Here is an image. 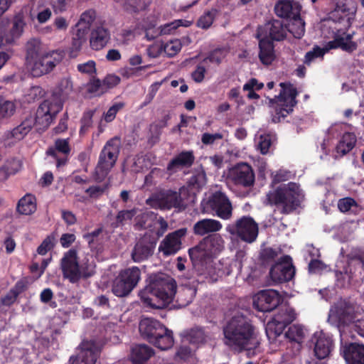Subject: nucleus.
<instances>
[{
  "instance_id": "nucleus-20",
  "label": "nucleus",
  "mask_w": 364,
  "mask_h": 364,
  "mask_svg": "<svg viewBox=\"0 0 364 364\" xmlns=\"http://www.w3.org/2000/svg\"><path fill=\"white\" fill-rule=\"evenodd\" d=\"M311 343L314 345V355L320 360L327 358L333 347L332 338L322 331L314 334Z\"/></svg>"
},
{
  "instance_id": "nucleus-25",
  "label": "nucleus",
  "mask_w": 364,
  "mask_h": 364,
  "mask_svg": "<svg viewBox=\"0 0 364 364\" xmlns=\"http://www.w3.org/2000/svg\"><path fill=\"white\" fill-rule=\"evenodd\" d=\"M353 35L343 33L336 34L333 41L326 43L328 50L331 49L341 48L348 53H353L358 48L357 43L352 41Z\"/></svg>"
},
{
  "instance_id": "nucleus-37",
  "label": "nucleus",
  "mask_w": 364,
  "mask_h": 364,
  "mask_svg": "<svg viewBox=\"0 0 364 364\" xmlns=\"http://www.w3.org/2000/svg\"><path fill=\"white\" fill-rule=\"evenodd\" d=\"M291 33L296 38H301L305 33V23L300 17V14L297 16L291 18L287 31Z\"/></svg>"
},
{
  "instance_id": "nucleus-5",
  "label": "nucleus",
  "mask_w": 364,
  "mask_h": 364,
  "mask_svg": "<svg viewBox=\"0 0 364 364\" xmlns=\"http://www.w3.org/2000/svg\"><path fill=\"white\" fill-rule=\"evenodd\" d=\"M303 198L299 186L295 183L284 184L276 190L269 191L266 196V203L282 205L284 211L289 213L295 209Z\"/></svg>"
},
{
  "instance_id": "nucleus-11",
  "label": "nucleus",
  "mask_w": 364,
  "mask_h": 364,
  "mask_svg": "<svg viewBox=\"0 0 364 364\" xmlns=\"http://www.w3.org/2000/svg\"><path fill=\"white\" fill-rule=\"evenodd\" d=\"M63 53L51 50L41 53L38 58L28 63L33 76L40 77L50 73L63 59Z\"/></svg>"
},
{
  "instance_id": "nucleus-40",
  "label": "nucleus",
  "mask_w": 364,
  "mask_h": 364,
  "mask_svg": "<svg viewBox=\"0 0 364 364\" xmlns=\"http://www.w3.org/2000/svg\"><path fill=\"white\" fill-rule=\"evenodd\" d=\"M285 336L289 341L295 342L299 346L305 338V329L301 325H292L285 333Z\"/></svg>"
},
{
  "instance_id": "nucleus-4",
  "label": "nucleus",
  "mask_w": 364,
  "mask_h": 364,
  "mask_svg": "<svg viewBox=\"0 0 364 364\" xmlns=\"http://www.w3.org/2000/svg\"><path fill=\"white\" fill-rule=\"evenodd\" d=\"M73 91V82L70 77L62 78L58 82L55 95L56 98L45 100L37 109V119L48 127L53 117L62 109L63 104L58 98L66 97Z\"/></svg>"
},
{
  "instance_id": "nucleus-46",
  "label": "nucleus",
  "mask_w": 364,
  "mask_h": 364,
  "mask_svg": "<svg viewBox=\"0 0 364 364\" xmlns=\"http://www.w3.org/2000/svg\"><path fill=\"white\" fill-rule=\"evenodd\" d=\"M122 7L129 14H136L146 9V4L144 0H124Z\"/></svg>"
},
{
  "instance_id": "nucleus-41",
  "label": "nucleus",
  "mask_w": 364,
  "mask_h": 364,
  "mask_svg": "<svg viewBox=\"0 0 364 364\" xmlns=\"http://www.w3.org/2000/svg\"><path fill=\"white\" fill-rule=\"evenodd\" d=\"M286 326L280 322H277L274 318L269 321L266 326V334L269 340L274 341L282 333Z\"/></svg>"
},
{
  "instance_id": "nucleus-34",
  "label": "nucleus",
  "mask_w": 364,
  "mask_h": 364,
  "mask_svg": "<svg viewBox=\"0 0 364 364\" xmlns=\"http://www.w3.org/2000/svg\"><path fill=\"white\" fill-rule=\"evenodd\" d=\"M109 39V36L108 31L102 27H98L91 33L90 40V46L95 50H101L106 46Z\"/></svg>"
},
{
  "instance_id": "nucleus-22",
  "label": "nucleus",
  "mask_w": 364,
  "mask_h": 364,
  "mask_svg": "<svg viewBox=\"0 0 364 364\" xmlns=\"http://www.w3.org/2000/svg\"><path fill=\"white\" fill-rule=\"evenodd\" d=\"M36 121L43 125L37 119V117L36 119L32 117H27L18 126L14 127L10 131L5 132V139L6 140L11 141V143H15L22 140L31 132L35 124Z\"/></svg>"
},
{
  "instance_id": "nucleus-17",
  "label": "nucleus",
  "mask_w": 364,
  "mask_h": 364,
  "mask_svg": "<svg viewBox=\"0 0 364 364\" xmlns=\"http://www.w3.org/2000/svg\"><path fill=\"white\" fill-rule=\"evenodd\" d=\"M287 36V26L280 20H273L259 27L257 38L282 41Z\"/></svg>"
},
{
  "instance_id": "nucleus-29",
  "label": "nucleus",
  "mask_w": 364,
  "mask_h": 364,
  "mask_svg": "<svg viewBox=\"0 0 364 364\" xmlns=\"http://www.w3.org/2000/svg\"><path fill=\"white\" fill-rule=\"evenodd\" d=\"M259 42V58L260 62L264 65H271L276 59V54L274 48V44L269 39L257 38Z\"/></svg>"
},
{
  "instance_id": "nucleus-39",
  "label": "nucleus",
  "mask_w": 364,
  "mask_h": 364,
  "mask_svg": "<svg viewBox=\"0 0 364 364\" xmlns=\"http://www.w3.org/2000/svg\"><path fill=\"white\" fill-rule=\"evenodd\" d=\"M26 26L25 21L23 16H15L13 21V26L11 29V38H6V43H11L15 38H18L23 33L24 27Z\"/></svg>"
},
{
  "instance_id": "nucleus-33",
  "label": "nucleus",
  "mask_w": 364,
  "mask_h": 364,
  "mask_svg": "<svg viewBox=\"0 0 364 364\" xmlns=\"http://www.w3.org/2000/svg\"><path fill=\"white\" fill-rule=\"evenodd\" d=\"M153 253V246L144 240H139L134 246L132 258L135 262L146 259Z\"/></svg>"
},
{
  "instance_id": "nucleus-3",
  "label": "nucleus",
  "mask_w": 364,
  "mask_h": 364,
  "mask_svg": "<svg viewBox=\"0 0 364 364\" xmlns=\"http://www.w3.org/2000/svg\"><path fill=\"white\" fill-rule=\"evenodd\" d=\"M139 330L143 338L162 350H166L173 345V332L154 318H142Z\"/></svg>"
},
{
  "instance_id": "nucleus-64",
  "label": "nucleus",
  "mask_w": 364,
  "mask_h": 364,
  "mask_svg": "<svg viewBox=\"0 0 364 364\" xmlns=\"http://www.w3.org/2000/svg\"><path fill=\"white\" fill-rule=\"evenodd\" d=\"M135 214L136 211L134 210H121L117 215V223L124 224L125 222L131 220Z\"/></svg>"
},
{
  "instance_id": "nucleus-27",
  "label": "nucleus",
  "mask_w": 364,
  "mask_h": 364,
  "mask_svg": "<svg viewBox=\"0 0 364 364\" xmlns=\"http://www.w3.org/2000/svg\"><path fill=\"white\" fill-rule=\"evenodd\" d=\"M223 228L222 223L215 219L205 218L196 222L193 225V232L196 235L203 236L219 232Z\"/></svg>"
},
{
  "instance_id": "nucleus-2",
  "label": "nucleus",
  "mask_w": 364,
  "mask_h": 364,
  "mask_svg": "<svg viewBox=\"0 0 364 364\" xmlns=\"http://www.w3.org/2000/svg\"><path fill=\"white\" fill-rule=\"evenodd\" d=\"M176 288L173 278L164 273H158L149 277V284L139 295L141 301L147 306L164 309L172 302Z\"/></svg>"
},
{
  "instance_id": "nucleus-63",
  "label": "nucleus",
  "mask_w": 364,
  "mask_h": 364,
  "mask_svg": "<svg viewBox=\"0 0 364 364\" xmlns=\"http://www.w3.org/2000/svg\"><path fill=\"white\" fill-rule=\"evenodd\" d=\"M124 106V104L122 102H118L113 105L105 114V120L107 122H110L114 120L118 111L123 108Z\"/></svg>"
},
{
  "instance_id": "nucleus-9",
  "label": "nucleus",
  "mask_w": 364,
  "mask_h": 364,
  "mask_svg": "<svg viewBox=\"0 0 364 364\" xmlns=\"http://www.w3.org/2000/svg\"><path fill=\"white\" fill-rule=\"evenodd\" d=\"M280 86L282 88L279 96L272 103L275 110V114L272 117L274 122H278L281 118H284L293 110L296 105V97L297 92L296 88L289 83L281 82Z\"/></svg>"
},
{
  "instance_id": "nucleus-24",
  "label": "nucleus",
  "mask_w": 364,
  "mask_h": 364,
  "mask_svg": "<svg viewBox=\"0 0 364 364\" xmlns=\"http://www.w3.org/2000/svg\"><path fill=\"white\" fill-rule=\"evenodd\" d=\"M270 277L275 282H284L291 280L295 274V269L291 264L277 263L270 269Z\"/></svg>"
},
{
  "instance_id": "nucleus-15",
  "label": "nucleus",
  "mask_w": 364,
  "mask_h": 364,
  "mask_svg": "<svg viewBox=\"0 0 364 364\" xmlns=\"http://www.w3.org/2000/svg\"><path fill=\"white\" fill-rule=\"evenodd\" d=\"M228 176L236 185L250 187L255 182V173L247 163H240L230 169Z\"/></svg>"
},
{
  "instance_id": "nucleus-57",
  "label": "nucleus",
  "mask_w": 364,
  "mask_h": 364,
  "mask_svg": "<svg viewBox=\"0 0 364 364\" xmlns=\"http://www.w3.org/2000/svg\"><path fill=\"white\" fill-rule=\"evenodd\" d=\"M215 11H207L198 20L197 26L203 29L208 28L213 23Z\"/></svg>"
},
{
  "instance_id": "nucleus-59",
  "label": "nucleus",
  "mask_w": 364,
  "mask_h": 364,
  "mask_svg": "<svg viewBox=\"0 0 364 364\" xmlns=\"http://www.w3.org/2000/svg\"><path fill=\"white\" fill-rule=\"evenodd\" d=\"M357 206V203L352 198H344L340 199L338 203V208L342 213L349 211L352 207Z\"/></svg>"
},
{
  "instance_id": "nucleus-8",
  "label": "nucleus",
  "mask_w": 364,
  "mask_h": 364,
  "mask_svg": "<svg viewBox=\"0 0 364 364\" xmlns=\"http://www.w3.org/2000/svg\"><path fill=\"white\" fill-rule=\"evenodd\" d=\"M140 278L141 271L137 267L120 271L112 282V293L118 297L128 296L136 287Z\"/></svg>"
},
{
  "instance_id": "nucleus-38",
  "label": "nucleus",
  "mask_w": 364,
  "mask_h": 364,
  "mask_svg": "<svg viewBox=\"0 0 364 364\" xmlns=\"http://www.w3.org/2000/svg\"><path fill=\"white\" fill-rule=\"evenodd\" d=\"M274 318L277 322H280L287 326L296 318V314L292 308L285 306L279 309Z\"/></svg>"
},
{
  "instance_id": "nucleus-53",
  "label": "nucleus",
  "mask_w": 364,
  "mask_h": 364,
  "mask_svg": "<svg viewBox=\"0 0 364 364\" xmlns=\"http://www.w3.org/2000/svg\"><path fill=\"white\" fill-rule=\"evenodd\" d=\"M272 144V137L269 134H261L257 139V149L259 150L262 154H266Z\"/></svg>"
},
{
  "instance_id": "nucleus-10",
  "label": "nucleus",
  "mask_w": 364,
  "mask_h": 364,
  "mask_svg": "<svg viewBox=\"0 0 364 364\" xmlns=\"http://www.w3.org/2000/svg\"><path fill=\"white\" fill-rule=\"evenodd\" d=\"M201 210L204 213H210L218 218L228 220L232 217V205L228 196L221 191L214 193L208 200L201 203Z\"/></svg>"
},
{
  "instance_id": "nucleus-7",
  "label": "nucleus",
  "mask_w": 364,
  "mask_h": 364,
  "mask_svg": "<svg viewBox=\"0 0 364 364\" xmlns=\"http://www.w3.org/2000/svg\"><path fill=\"white\" fill-rule=\"evenodd\" d=\"M226 232L246 243H253L259 234L257 223L250 216H242L225 227Z\"/></svg>"
},
{
  "instance_id": "nucleus-48",
  "label": "nucleus",
  "mask_w": 364,
  "mask_h": 364,
  "mask_svg": "<svg viewBox=\"0 0 364 364\" xmlns=\"http://www.w3.org/2000/svg\"><path fill=\"white\" fill-rule=\"evenodd\" d=\"M206 181L207 178L205 171L202 166H199L195 169L193 175L189 181V183L191 186L200 188L205 185Z\"/></svg>"
},
{
  "instance_id": "nucleus-13",
  "label": "nucleus",
  "mask_w": 364,
  "mask_h": 364,
  "mask_svg": "<svg viewBox=\"0 0 364 364\" xmlns=\"http://www.w3.org/2000/svg\"><path fill=\"white\" fill-rule=\"evenodd\" d=\"M146 203L153 208L169 210L172 208L184 209L181 195L172 191H164L153 194Z\"/></svg>"
},
{
  "instance_id": "nucleus-30",
  "label": "nucleus",
  "mask_w": 364,
  "mask_h": 364,
  "mask_svg": "<svg viewBox=\"0 0 364 364\" xmlns=\"http://www.w3.org/2000/svg\"><path fill=\"white\" fill-rule=\"evenodd\" d=\"M154 353L152 348L146 344H138L131 348L130 360L132 364H144Z\"/></svg>"
},
{
  "instance_id": "nucleus-51",
  "label": "nucleus",
  "mask_w": 364,
  "mask_h": 364,
  "mask_svg": "<svg viewBox=\"0 0 364 364\" xmlns=\"http://www.w3.org/2000/svg\"><path fill=\"white\" fill-rule=\"evenodd\" d=\"M55 234L48 235L42 242V243L37 248L38 254L45 255L48 251L51 250L55 244Z\"/></svg>"
},
{
  "instance_id": "nucleus-43",
  "label": "nucleus",
  "mask_w": 364,
  "mask_h": 364,
  "mask_svg": "<svg viewBox=\"0 0 364 364\" xmlns=\"http://www.w3.org/2000/svg\"><path fill=\"white\" fill-rule=\"evenodd\" d=\"M207 335L203 328H194L191 329L185 336L186 341L193 344H200L205 341Z\"/></svg>"
},
{
  "instance_id": "nucleus-23",
  "label": "nucleus",
  "mask_w": 364,
  "mask_h": 364,
  "mask_svg": "<svg viewBox=\"0 0 364 364\" xmlns=\"http://www.w3.org/2000/svg\"><path fill=\"white\" fill-rule=\"evenodd\" d=\"M195 156L192 151H182L170 161L167 166V171L172 174L184 168H189L193 164Z\"/></svg>"
},
{
  "instance_id": "nucleus-49",
  "label": "nucleus",
  "mask_w": 364,
  "mask_h": 364,
  "mask_svg": "<svg viewBox=\"0 0 364 364\" xmlns=\"http://www.w3.org/2000/svg\"><path fill=\"white\" fill-rule=\"evenodd\" d=\"M228 53V49L226 48H219L210 53L208 58L203 60L204 62L209 60L212 63L219 65Z\"/></svg>"
},
{
  "instance_id": "nucleus-55",
  "label": "nucleus",
  "mask_w": 364,
  "mask_h": 364,
  "mask_svg": "<svg viewBox=\"0 0 364 364\" xmlns=\"http://www.w3.org/2000/svg\"><path fill=\"white\" fill-rule=\"evenodd\" d=\"M156 215L153 212H146L137 217L136 225L141 228H147L151 227V224L150 222L155 220Z\"/></svg>"
},
{
  "instance_id": "nucleus-32",
  "label": "nucleus",
  "mask_w": 364,
  "mask_h": 364,
  "mask_svg": "<svg viewBox=\"0 0 364 364\" xmlns=\"http://www.w3.org/2000/svg\"><path fill=\"white\" fill-rule=\"evenodd\" d=\"M355 135L351 132H346L336 147V157H342L348 154L355 146Z\"/></svg>"
},
{
  "instance_id": "nucleus-47",
  "label": "nucleus",
  "mask_w": 364,
  "mask_h": 364,
  "mask_svg": "<svg viewBox=\"0 0 364 364\" xmlns=\"http://www.w3.org/2000/svg\"><path fill=\"white\" fill-rule=\"evenodd\" d=\"M151 158V154H141L136 156L134 158L133 170L136 172H139L143 171L144 168L150 167L152 164Z\"/></svg>"
},
{
  "instance_id": "nucleus-12",
  "label": "nucleus",
  "mask_w": 364,
  "mask_h": 364,
  "mask_svg": "<svg viewBox=\"0 0 364 364\" xmlns=\"http://www.w3.org/2000/svg\"><path fill=\"white\" fill-rule=\"evenodd\" d=\"M120 149V141L114 137L107 141L99 156L96 167L97 172L105 176L114 166L118 158Z\"/></svg>"
},
{
  "instance_id": "nucleus-6",
  "label": "nucleus",
  "mask_w": 364,
  "mask_h": 364,
  "mask_svg": "<svg viewBox=\"0 0 364 364\" xmlns=\"http://www.w3.org/2000/svg\"><path fill=\"white\" fill-rule=\"evenodd\" d=\"M60 268L64 279L71 283L78 282L81 278H87L95 273V266L92 264L78 263L76 250L71 249L66 252L60 260Z\"/></svg>"
},
{
  "instance_id": "nucleus-60",
  "label": "nucleus",
  "mask_w": 364,
  "mask_h": 364,
  "mask_svg": "<svg viewBox=\"0 0 364 364\" xmlns=\"http://www.w3.org/2000/svg\"><path fill=\"white\" fill-rule=\"evenodd\" d=\"M163 51V43L161 42H156L152 44L146 49L147 55L152 58H158Z\"/></svg>"
},
{
  "instance_id": "nucleus-61",
  "label": "nucleus",
  "mask_w": 364,
  "mask_h": 364,
  "mask_svg": "<svg viewBox=\"0 0 364 364\" xmlns=\"http://www.w3.org/2000/svg\"><path fill=\"white\" fill-rule=\"evenodd\" d=\"M94 112L92 110L87 111L84 113L83 117L81 119V128L80 130V133H85L92 124V118Z\"/></svg>"
},
{
  "instance_id": "nucleus-16",
  "label": "nucleus",
  "mask_w": 364,
  "mask_h": 364,
  "mask_svg": "<svg viewBox=\"0 0 364 364\" xmlns=\"http://www.w3.org/2000/svg\"><path fill=\"white\" fill-rule=\"evenodd\" d=\"M280 301L278 292L273 289H265L259 291L253 297V305L256 309L262 312L273 310Z\"/></svg>"
},
{
  "instance_id": "nucleus-26",
  "label": "nucleus",
  "mask_w": 364,
  "mask_h": 364,
  "mask_svg": "<svg viewBox=\"0 0 364 364\" xmlns=\"http://www.w3.org/2000/svg\"><path fill=\"white\" fill-rule=\"evenodd\" d=\"M301 5L291 0H280L274 6L275 14L281 18H293L301 11Z\"/></svg>"
},
{
  "instance_id": "nucleus-62",
  "label": "nucleus",
  "mask_w": 364,
  "mask_h": 364,
  "mask_svg": "<svg viewBox=\"0 0 364 364\" xmlns=\"http://www.w3.org/2000/svg\"><path fill=\"white\" fill-rule=\"evenodd\" d=\"M346 124L340 122L331 124V126L326 130V134L328 135V138L331 139L337 136L343 131V129L346 127Z\"/></svg>"
},
{
  "instance_id": "nucleus-14",
  "label": "nucleus",
  "mask_w": 364,
  "mask_h": 364,
  "mask_svg": "<svg viewBox=\"0 0 364 364\" xmlns=\"http://www.w3.org/2000/svg\"><path fill=\"white\" fill-rule=\"evenodd\" d=\"M359 316L360 314L353 305L339 301L331 308L328 319L339 324L353 325Z\"/></svg>"
},
{
  "instance_id": "nucleus-58",
  "label": "nucleus",
  "mask_w": 364,
  "mask_h": 364,
  "mask_svg": "<svg viewBox=\"0 0 364 364\" xmlns=\"http://www.w3.org/2000/svg\"><path fill=\"white\" fill-rule=\"evenodd\" d=\"M108 186L106 184L92 186L85 190V192L90 198H100L107 191Z\"/></svg>"
},
{
  "instance_id": "nucleus-56",
  "label": "nucleus",
  "mask_w": 364,
  "mask_h": 364,
  "mask_svg": "<svg viewBox=\"0 0 364 364\" xmlns=\"http://www.w3.org/2000/svg\"><path fill=\"white\" fill-rule=\"evenodd\" d=\"M87 91L94 95H100L106 92V87L103 82L94 79L87 84Z\"/></svg>"
},
{
  "instance_id": "nucleus-44",
  "label": "nucleus",
  "mask_w": 364,
  "mask_h": 364,
  "mask_svg": "<svg viewBox=\"0 0 364 364\" xmlns=\"http://www.w3.org/2000/svg\"><path fill=\"white\" fill-rule=\"evenodd\" d=\"M16 109V106L13 101L0 99V121L11 117Z\"/></svg>"
},
{
  "instance_id": "nucleus-1",
  "label": "nucleus",
  "mask_w": 364,
  "mask_h": 364,
  "mask_svg": "<svg viewBox=\"0 0 364 364\" xmlns=\"http://www.w3.org/2000/svg\"><path fill=\"white\" fill-rule=\"evenodd\" d=\"M223 333L225 343L235 350H256L260 343L255 328L242 315L233 316L224 327Z\"/></svg>"
},
{
  "instance_id": "nucleus-52",
  "label": "nucleus",
  "mask_w": 364,
  "mask_h": 364,
  "mask_svg": "<svg viewBox=\"0 0 364 364\" xmlns=\"http://www.w3.org/2000/svg\"><path fill=\"white\" fill-rule=\"evenodd\" d=\"M196 294V289L188 287H184L180 291L178 296V301L181 306H186L190 304Z\"/></svg>"
},
{
  "instance_id": "nucleus-50",
  "label": "nucleus",
  "mask_w": 364,
  "mask_h": 364,
  "mask_svg": "<svg viewBox=\"0 0 364 364\" xmlns=\"http://www.w3.org/2000/svg\"><path fill=\"white\" fill-rule=\"evenodd\" d=\"M163 47L164 52L166 55L173 57L180 52L182 48V44L179 39H173L165 44H163Z\"/></svg>"
},
{
  "instance_id": "nucleus-42",
  "label": "nucleus",
  "mask_w": 364,
  "mask_h": 364,
  "mask_svg": "<svg viewBox=\"0 0 364 364\" xmlns=\"http://www.w3.org/2000/svg\"><path fill=\"white\" fill-rule=\"evenodd\" d=\"M27 61L31 63L33 60L41 55L42 52V46L40 41L37 39H31L26 44Z\"/></svg>"
},
{
  "instance_id": "nucleus-54",
  "label": "nucleus",
  "mask_w": 364,
  "mask_h": 364,
  "mask_svg": "<svg viewBox=\"0 0 364 364\" xmlns=\"http://www.w3.org/2000/svg\"><path fill=\"white\" fill-rule=\"evenodd\" d=\"M336 285L341 288L348 286L352 279L351 274L347 268H344L343 271L336 272Z\"/></svg>"
},
{
  "instance_id": "nucleus-21",
  "label": "nucleus",
  "mask_w": 364,
  "mask_h": 364,
  "mask_svg": "<svg viewBox=\"0 0 364 364\" xmlns=\"http://www.w3.org/2000/svg\"><path fill=\"white\" fill-rule=\"evenodd\" d=\"M70 152V146L68 138L55 139L54 145L46 151L47 155L56 161L57 167L66 164Z\"/></svg>"
},
{
  "instance_id": "nucleus-28",
  "label": "nucleus",
  "mask_w": 364,
  "mask_h": 364,
  "mask_svg": "<svg viewBox=\"0 0 364 364\" xmlns=\"http://www.w3.org/2000/svg\"><path fill=\"white\" fill-rule=\"evenodd\" d=\"M343 357L348 364H364V346L351 343L344 347Z\"/></svg>"
},
{
  "instance_id": "nucleus-36",
  "label": "nucleus",
  "mask_w": 364,
  "mask_h": 364,
  "mask_svg": "<svg viewBox=\"0 0 364 364\" xmlns=\"http://www.w3.org/2000/svg\"><path fill=\"white\" fill-rule=\"evenodd\" d=\"M212 255L218 254L225 249V241L223 235L215 233L203 240Z\"/></svg>"
},
{
  "instance_id": "nucleus-31",
  "label": "nucleus",
  "mask_w": 364,
  "mask_h": 364,
  "mask_svg": "<svg viewBox=\"0 0 364 364\" xmlns=\"http://www.w3.org/2000/svg\"><path fill=\"white\" fill-rule=\"evenodd\" d=\"M188 253L194 265L202 264L213 256L211 251L203 240L198 245L191 248Z\"/></svg>"
},
{
  "instance_id": "nucleus-45",
  "label": "nucleus",
  "mask_w": 364,
  "mask_h": 364,
  "mask_svg": "<svg viewBox=\"0 0 364 364\" xmlns=\"http://www.w3.org/2000/svg\"><path fill=\"white\" fill-rule=\"evenodd\" d=\"M328 51L329 50L326 45L323 48L316 46L311 50L306 53L304 63V64L309 65L311 63L313 62L316 58H322L323 55Z\"/></svg>"
},
{
  "instance_id": "nucleus-35",
  "label": "nucleus",
  "mask_w": 364,
  "mask_h": 364,
  "mask_svg": "<svg viewBox=\"0 0 364 364\" xmlns=\"http://www.w3.org/2000/svg\"><path fill=\"white\" fill-rule=\"evenodd\" d=\"M36 200L33 195L26 194L18 202L17 212L21 215H29L36 210Z\"/></svg>"
},
{
  "instance_id": "nucleus-19",
  "label": "nucleus",
  "mask_w": 364,
  "mask_h": 364,
  "mask_svg": "<svg viewBox=\"0 0 364 364\" xmlns=\"http://www.w3.org/2000/svg\"><path fill=\"white\" fill-rule=\"evenodd\" d=\"M186 228L178 229L168 234L159 246V252L164 256L175 255L181 248V239L186 235Z\"/></svg>"
},
{
  "instance_id": "nucleus-18",
  "label": "nucleus",
  "mask_w": 364,
  "mask_h": 364,
  "mask_svg": "<svg viewBox=\"0 0 364 364\" xmlns=\"http://www.w3.org/2000/svg\"><path fill=\"white\" fill-rule=\"evenodd\" d=\"M98 356V348L93 341H83L77 348L76 356L70 358L71 364H95Z\"/></svg>"
}]
</instances>
